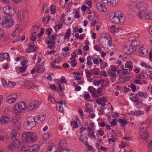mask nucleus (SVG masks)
I'll list each match as a JSON object with an SVG mask.
<instances>
[{
	"mask_svg": "<svg viewBox=\"0 0 152 152\" xmlns=\"http://www.w3.org/2000/svg\"><path fill=\"white\" fill-rule=\"evenodd\" d=\"M22 139L23 142L29 143L35 141L37 136L34 132H25L22 134Z\"/></svg>",
	"mask_w": 152,
	"mask_h": 152,
	"instance_id": "nucleus-1",
	"label": "nucleus"
},
{
	"mask_svg": "<svg viewBox=\"0 0 152 152\" xmlns=\"http://www.w3.org/2000/svg\"><path fill=\"white\" fill-rule=\"evenodd\" d=\"M125 19V15L121 12L117 11L114 13V16L111 20L112 22L116 23H122Z\"/></svg>",
	"mask_w": 152,
	"mask_h": 152,
	"instance_id": "nucleus-2",
	"label": "nucleus"
},
{
	"mask_svg": "<svg viewBox=\"0 0 152 152\" xmlns=\"http://www.w3.org/2000/svg\"><path fill=\"white\" fill-rule=\"evenodd\" d=\"M36 123V122L35 121L34 117L31 116L26 119L25 126L26 129L30 130L35 126Z\"/></svg>",
	"mask_w": 152,
	"mask_h": 152,
	"instance_id": "nucleus-3",
	"label": "nucleus"
},
{
	"mask_svg": "<svg viewBox=\"0 0 152 152\" xmlns=\"http://www.w3.org/2000/svg\"><path fill=\"white\" fill-rule=\"evenodd\" d=\"M26 104L25 102L23 101L20 102L18 103L15 104L14 110L20 113L22 112V110L26 108Z\"/></svg>",
	"mask_w": 152,
	"mask_h": 152,
	"instance_id": "nucleus-4",
	"label": "nucleus"
},
{
	"mask_svg": "<svg viewBox=\"0 0 152 152\" xmlns=\"http://www.w3.org/2000/svg\"><path fill=\"white\" fill-rule=\"evenodd\" d=\"M4 12L10 16H12L16 13V11L12 7L6 6L3 8Z\"/></svg>",
	"mask_w": 152,
	"mask_h": 152,
	"instance_id": "nucleus-5",
	"label": "nucleus"
},
{
	"mask_svg": "<svg viewBox=\"0 0 152 152\" xmlns=\"http://www.w3.org/2000/svg\"><path fill=\"white\" fill-rule=\"evenodd\" d=\"M135 49L136 48L132 46L130 44L128 43L125 45L124 48V51L128 54L132 53Z\"/></svg>",
	"mask_w": 152,
	"mask_h": 152,
	"instance_id": "nucleus-6",
	"label": "nucleus"
},
{
	"mask_svg": "<svg viewBox=\"0 0 152 152\" xmlns=\"http://www.w3.org/2000/svg\"><path fill=\"white\" fill-rule=\"evenodd\" d=\"M39 102L37 100L33 101L30 103L28 105L27 110L28 111H32L34 110L36 107L39 104Z\"/></svg>",
	"mask_w": 152,
	"mask_h": 152,
	"instance_id": "nucleus-7",
	"label": "nucleus"
},
{
	"mask_svg": "<svg viewBox=\"0 0 152 152\" xmlns=\"http://www.w3.org/2000/svg\"><path fill=\"white\" fill-rule=\"evenodd\" d=\"M10 137L14 140L17 142L18 141L20 137V135L17 132V131L15 130H12L10 134Z\"/></svg>",
	"mask_w": 152,
	"mask_h": 152,
	"instance_id": "nucleus-8",
	"label": "nucleus"
},
{
	"mask_svg": "<svg viewBox=\"0 0 152 152\" xmlns=\"http://www.w3.org/2000/svg\"><path fill=\"white\" fill-rule=\"evenodd\" d=\"M5 19L4 28H10L13 26L14 24V21L13 19L11 18H8L6 17Z\"/></svg>",
	"mask_w": 152,
	"mask_h": 152,
	"instance_id": "nucleus-9",
	"label": "nucleus"
},
{
	"mask_svg": "<svg viewBox=\"0 0 152 152\" xmlns=\"http://www.w3.org/2000/svg\"><path fill=\"white\" fill-rule=\"evenodd\" d=\"M56 108L57 110L60 112H62L63 111V106L65 105V102L63 100H61L56 102Z\"/></svg>",
	"mask_w": 152,
	"mask_h": 152,
	"instance_id": "nucleus-10",
	"label": "nucleus"
},
{
	"mask_svg": "<svg viewBox=\"0 0 152 152\" xmlns=\"http://www.w3.org/2000/svg\"><path fill=\"white\" fill-rule=\"evenodd\" d=\"M17 143L14 140L10 143L7 146V148L11 151H13L16 147Z\"/></svg>",
	"mask_w": 152,
	"mask_h": 152,
	"instance_id": "nucleus-11",
	"label": "nucleus"
},
{
	"mask_svg": "<svg viewBox=\"0 0 152 152\" xmlns=\"http://www.w3.org/2000/svg\"><path fill=\"white\" fill-rule=\"evenodd\" d=\"M96 7L97 9L100 11L104 12L107 10V8L104 5L100 3L97 4Z\"/></svg>",
	"mask_w": 152,
	"mask_h": 152,
	"instance_id": "nucleus-12",
	"label": "nucleus"
},
{
	"mask_svg": "<svg viewBox=\"0 0 152 152\" xmlns=\"http://www.w3.org/2000/svg\"><path fill=\"white\" fill-rule=\"evenodd\" d=\"M35 45L33 42H31L28 44V48L26 49V51L28 53H31L33 52V51L34 50V48Z\"/></svg>",
	"mask_w": 152,
	"mask_h": 152,
	"instance_id": "nucleus-13",
	"label": "nucleus"
},
{
	"mask_svg": "<svg viewBox=\"0 0 152 152\" xmlns=\"http://www.w3.org/2000/svg\"><path fill=\"white\" fill-rule=\"evenodd\" d=\"M25 86L26 88L29 89L31 88H34V84L30 81H26L25 84Z\"/></svg>",
	"mask_w": 152,
	"mask_h": 152,
	"instance_id": "nucleus-14",
	"label": "nucleus"
},
{
	"mask_svg": "<svg viewBox=\"0 0 152 152\" xmlns=\"http://www.w3.org/2000/svg\"><path fill=\"white\" fill-rule=\"evenodd\" d=\"M9 121V118L7 116H2L0 119V122L1 123L3 124L8 123Z\"/></svg>",
	"mask_w": 152,
	"mask_h": 152,
	"instance_id": "nucleus-15",
	"label": "nucleus"
},
{
	"mask_svg": "<svg viewBox=\"0 0 152 152\" xmlns=\"http://www.w3.org/2000/svg\"><path fill=\"white\" fill-rule=\"evenodd\" d=\"M46 118L45 115L38 116L37 117V122L40 124Z\"/></svg>",
	"mask_w": 152,
	"mask_h": 152,
	"instance_id": "nucleus-16",
	"label": "nucleus"
},
{
	"mask_svg": "<svg viewBox=\"0 0 152 152\" xmlns=\"http://www.w3.org/2000/svg\"><path fill=\"white\" fill-rule=\"evenodd\" d=\"M108 3L106 4L113 6L116 5L118 3V0H108Z\"/></svg>",
	"mask_w": 152,
	"mask_h": 152,
	"instance_id": "nucleus-17",
	"label": "nucleus"
},
{
	"mask_svg": "<svg viewBox=\"0 0 152 152\" xmlns=\"http://www.w3.org/2000/svg\"><path fill=\"white\" fill-rule=\"evenodd\" d=\"M67 145V143L64 141H61L60 142L59 145L60 149H63V148H66Z\"/></svg>",
	"mask_w": 152,
	"mask_h": 152,
	"instance_id": "nucleus-18",
	"label": "nucleus"
},
{
	"mask_svg": "<svg viewBox=\"0 0 152 152\" xmlns=\"http://www.w3.org/2000/svg\"><path fill=\"white\" fill-rule=\"evenodd\" d=\"M20 120V118L18 116H14L12 118V122L14 124H18Z\"/></svg>",
	"mask_w": 152,
	"mask_h": 152,
	"instance_id": "nucleus-19",
	"label": "nucleus"
},
{
	"mask_svg": "<svg viewBox=\"0 0 152 152\" xmlns=\"http://www.w3.org/2000/svg\"><path fill=\"white\" fill-rule=\"evenodd\" d=\"M130 114L134 115H136L137 116H139L140 115H143L144 114V113L143 111L139 110L138 111H131Z\"/></svg>",
	"mask_w": 152,
	"mask_h": 152,
	"instance_id": "nucleus-20",
	"label": "nucleus"
},
{
	"mask_svg": "<svg viewBox=\"0 0 152 152\" xmlns=\"http://www.w3.org/2000/svg\"><path fill=\"white\" fill-rule=\"evenodd\" d=\"M145 11L144 10H140L138 13V18L140 19H142V18L144 19V15H145Z\"/></svg>",
	"mask_w": 152,
	"mask_h": 152,
	"instance_id": "nucleus-21",
	"label": "nucleus"
},
{
	"mask_svg": "<svg viewBox=\"0 0 152 152\" xmlns=\"http://www.w3.org/2000/svg\"><path fill=\"white\" fill-rule=\"evenodd\" d=\"M45 68L43 65H39L36 69L37 72L41 73L44 71Z\"/></svg>",
	"mask_w": 152,
	"mask_h": 152,
	"instance_id": "nucleus-22",
	"label": "nucleus"
},
{
	"mask_svg": "<svg viewBox=\"0 0 152 152\" xmlns=\"http://www.w3.org/2000/svg\"><path fill=\"white\" fill-rule=\"evenodd\" d=\"M148 50L146 48H143L142 47L141 48V50L139 51V54L141 56H146L147 55Z\"/></svg>",
	"mask_w": 152,
	"mask_h": 152,
	"instance_id": "nucleus-23",
	"label": "nucleus"
},
{
	"mask_svg": "<svg viewBox=\"0 0 152 152\" xmlns=\"http://www.w3.org/2000/svg\"><path fill=\"white\" fill-rule=\"evenodd\" d=\"M144 15V17L145 19H152V12L149 13L145 12Z\"/></svg>",
	"mask_w": 152,
	"mask_h": 152,
	"instance_id": "nucleus-24",
	"label": "nucleus"
},
{
	"mask_svg": "<svg viewBox=\"0 0 152 152\" xmlns=\"http://www.w3.org/2000/svg\"><path fill=\"white\" fill-rule=\"evenodd\" d=\"M12 96H9L6 98V100L8 103H13L15 100L12 98Z\"/></svg>",
	"mask_w": 152,
	"mask_h": 152,
	"instance_id": "nucleus-25",
	"label": "nucleus"
},
{
	"mask_svg": "<svg viewBox=\"0 0 152 152\" xmlns=\"http://www.w3.org/2000/svg\"><path fill=\"white\" fill-rule=\"evenodd\" d=\"M71 33L70 29L68 28L65 34L64 38L68 39H69Z\"/></svg>",
	"mask_w": 152,
	"mask_h": 152,
	"instance_id": "nucleus-26",
	"label": "nucleus"
},
{
	"mask_svg": "<svg viewBox=\"0 0 152 152\" xmlns=\"http://www.w3.org/2000/svg\"><path fill=\"white\" fill-rule=\"evenodd\" d=\"M141 137L142 139L146 140L149 137V134L148 132H145L142 134Z\"/></svg>",
	"mask_w": 152,
	"mask_h": 152,
	"instance_id": "nucleus-27",
	"label": "nucleus"
},
{
	"mask_svg": "<svg viewBox=\"0 0 152 152\" xmlns=\"http://www.w3.org/2000/svg\"><path fill=\"white\" fill-rule=\"evenodd\" d=\"M119 122L120 123L121 126L122 127H124L125 125L127 124V121L123 119H120L119 120Z\"/></svg>",
	"mask_w": 152,
	"mask_h": 152,
	"instance_id": "nucleus-28",
	"label": "nucleus"
},
{
	"mask_svg": "<svg viewBox=\"0 0 152 152\" xmlns=\"http://www.w3.org/2000/svg\"><path fill=\"white\" fill-rule=\"evenodd\" d=\"M5 16H4L2 17L1 18H0V26H3L4 27V23L6 21Z\"/></svg>",
	"mask_w": 152,
	"mask_h": 152,
	"instance_id": "nucleus-29",
	"label": "nucleus"
},
{
	"mask_svg": "<svg viewBox=\"0 0 152 152\" xmlns=\"http://www.w3.org/2000/svg\"><path fill=\"white\" fill-rule=\"evenodd\" d=\"M30 149H32L34 152H37L39 149V147L38 145H34L32 147H31Z\"/></svg>",
	"mask_w": 152,
	"mask_h": 152,
	"instance_id": "nucleus-30",
	"label": "nucleus"
},
{
	"mask_svg": "<svg viewBox=\"0 0 152 152\" xmlns=\"http://www.w3.org/2000/svg\"><path fill=\"white\" fill-rule=\"evenodd\" d=\"M132 42H131L130 44L132 46L135 48L136 47H137L139 45V42L138 41H137L136 40L134 41L132 40Z\"/></svg>",
	"mask_w": 152,
	"mask_h": 152,
	"instance_id": "nucleus-31",
	"label": "nucleus"
},
{
	"mask_svg": "<svg viewBox=\"0 0 152 152\" xmlns=\"http://www.w3.org/2000/svg\"><path fill=\"white\" fill-rule=\"evenodd\" d=\"M52 135V133L50 132L45 133L43 135V139L45 140L48 139Z\"/></svg>",
	"mask_w": 152,
	"mask_h": 152,
	"instance_id": "nucleus-32",
	"label": "nucleus"
},
{
	"mask_svg": "<svg viewBox=\"0 0 152 152\" xmlns=\"http://www.w3.org/2000/svg\"><path fill=\"white\" fill-rule=\"evenodd\" d=\"M92 69H91L90 70V72L87 69H86L85 71L86 73V75L87 78H90L91 77V74H92Z\"/></svg>",
	"mask_w": 152,
	"mask_h": 152,
	"instance_id": "nucleus-33",
	"label": "nucleus"
},
{
	"mask_svg": "<svg viewBox=\"0 0 152 152\" xmlns=\"http://www.w3.org/2000/svg\"><path fill=\"white\" fill-rule=\"evenodd\" d=\"M88 89L89 92L92 94H93L96 92V89L92 86H89L88 87Z\"/></svg>",
	"mask_w": 152,
	"mask_h": 152,
	"instance_id": "nucleus-34",
	"label": "nucleus"
},
{
	"mask_svg": "<svg viewBox=\"0 0 152 152\" xmlns=\"http://www.w3.org/2000/svg\"><path fill=\"white\" fill-rule=\"evenodd\" d=\"M129 99L133 102L136 103L140 100L136 96L130 97Z\"/></svg>",
	"mask_w": 152,
	"mask_h": 152,
	"instance_id": "nucleus-35",
	"label": "nucleus"
},
{
	"mask_svg": "<svg viewBox=\"0 0 152 152\" xmlns=\"http://www.w3.org/2000/svg\"><path fill=\"white\" fill-rule=\"evenodd\" d=\"M136 107L137 108H140L142 106V103L139 100L137 102H136L135 104Z\"/></svg>",
	"mask_w": 152,
	"mask_h": 152,
	"instance_id": "nucleus-36",
	"label": "nucleus"
},
{
	"mask_svg": "<svg viewBox=\"0 0 152 152\" xmlns=\"http://www.w3.org/2000/svg\"><path fill=\"white\" fill-rule=\"evenodd\" d=\"M16 84L15 83L11 81H9V83L7 84V86L11 88H13L16 86Z\"/></svg>",
	"mask_w": 152,
	"mask_h": 152,
	"instance_id": "nucleus-37",
	"label": "nucleus"
},
{
	"mask_svg": "<svg viewBox=\"0 0 152 152\" xmlns=\"http://www.w3.org/2000/svg\"><path fill=\"white\" fill-rule=\"evenodd\" d=\"M84 99L85 100H87L91 97L90 94L88 92H86L84 93Z\"/></svg>",
	"mask_w": 152,
	"mask_h": 152,
	"instance_id": "nucleus-38",
	"label": "nucleus"
},
{
	"mask_svg": "<svg viewBox=\"0 0 152 152\" xmlns=\"http://www.w3.org/2000/svg\"><path fill=\"white\" fill-rule=\"evenodd\" d=\"M24 15L21 12H18V17L19 21H21L22 20V18L24 17Z\"/></svg>",
	"mask_w": 152,
	"mask_h": 152,
	"instance_id": "nucleus-39",
	"label": "nucleus"
},
{
	"mask_svg": "<svg viewBox=\"0 0 152 152\" xmlns=\"http://www.w3.org/2000/svg\"><path fill=\"white\" fill-rule=\"evenodd\" d=\"M27 66H22L19 67V72L20 73H23L25 72Z\"/></svg>",
	"mask_w": 152,
	"mask_h": 152,
	"instance_id": "nucleus-40",
	"label": "nucleus"
},
{
	"mask_svg": "<svg viewBox=\"0 0 152 152\" xmlns=\"http://www.w3.org/2000/svg\"><path fill=\"white\" fill-rule=\"evenodd\" d=\"M129 87L131 88L133 92H135L136 89V87L134 84L133 83H132Z\"/></svg>",
	"mask_w": 152,
	"mask_h": 152,
	"instance_id": "nucleus-41",
	"label": "nucleus"
},
{
	"mask_svg": "<svg viewBox=\"0 0 152 152\" xmlns=\"http://www.w3.org/2000/svg\"><path fill=\"white\" fill-rule=\"evenodd\" d=\"M47 152H55V150L53 146H51L49 147L47 150Z\"/></svg>",
	"mask_w": 152,
	"mask_h": 152,
	"instance_id": "nucleus-42",
	"label": "nucleus"
},
{
	"mask_svg": "<svg viewBox=\"0 0 152 152\" xmlns=\"http://www.w3.org/2000/svg\"><path fill=\"white\" fill-rule=\"evenodd\" d=\"M71 124H73L74 128H77L78 127V123L77 121H72L71 123Z\"/></svg>",
	"mask_w": 152,
	"mask_h": 152,
	"instance_id": "nucleus-43",
	"label": "nucleus"
},
{
	"mask_svg": "<svg viewBox=\"0 0 152 152\" xmlns=\"http://www.w3.org/2000/svg\"><path fill=\"white\" fill-rule=\"evenodd\" d=\"M108 74L109 75L113 78H115L118 76L117 74L111 72H108Z\"/></svg>",
	"mask_w": 152,
	"mask_h": 152,
	"instance_id": "nucleus-44",
	"label": "nucleus"
},
{
	"mask_svg": "<svg viewBox=\"0 0 152 152\" xmlns=\"http://www.w3.org/2000/svg\"><path fill=\"white\" fill-rule=\"evenodd\" d=\"M35 32H33L31 34V39L32 41H34L36 40V36H35Z\"/></svg>",
	"mask_w": 152,
	"mask_h": 152,
	"instance_id": "nucleus-45",
	"label": "nucleus"
},
{
	"mask_svg": "<svg viewBox=\"0 0 152 152\" xmlns=\"http://www.w3.org/2000/svg\"><path fill=\"white\" fill-rule=\"evenodd\" d=\"M74 60L70 62V64H71L72 66L73 67H75L76 65L77 62L76 61V59L75 58H74Z\"/></svg>",
	"mask_w": 152,
	"mask_h": 152,
	"instance_id": "nucleus-46",
	"label": "nucleus"
},
{
	"mask_svg": "<svg viewBox=\"0 0 152 152\" xmlns=\"http://www.w3.org/2000/svg\"><path fill=\"white\" fill-rule=\"evenodd\" d=\"M5 34L2 29L0 28V39L4 36Z\"/></svg>",
	"mask_w": 152,
	"mask_h": 152,
	"instance_id": "nucleus-47",
	"label": "nucleus"
},
{
	"mask_svg": "<svg viewBox=\"0 0 152 152\" xmlns=\"http://www.w3.org/2000/svg\"><path fill=\"white\" fill-rule=\"evenodd\" d=\"M91 133L92 134L88 133V136L91 138H94L95 139H96V137L95 135L93 134H94V132H92Z\"/></svg>",
	"mask_w": 152,
	"mask_h": 152,
	"instance_id": "nucleus-48",
	"label": "nucleus"
},
{
	"mask_svg": "<svg viewBox=\"0 0 152 152\" xmlns=\"http://www.w3.org/2000/svg\"><path fill=\"white\" fill-rule=\"evenodd\" d=\"M94 48L95 50L97 51H99L100 50V46L98 45H95Z\"/></svg>",
	"mask_w": 152,
	"mask_h": 152,
	"instance_id": "nucleus-49",
	"label": "nucleus"
},
{
	"mask_svg": "<svg viewBox=\"0 0 152 152\" xmlns=\"http://www.w3.org/2000/svg\"><path fill=\"white\" fill-rule=\"evenodd\" d=\"M51 30H52V29L50 28H48L47 31H45V34L48 35H50L51 34Z\"/></svg>",
	"mask_w": 152,
	"mask_h": 152,
	"instance_id": "nucleus-50",
	"label": "nucleus"
},
{
	"mask_svg": "<svg viewBox=\"0 0 152 152\" xmlns=\"http://www.w3.org/2000/svg\"><path fill=\"white\" fill-rule=\"evenodd\" d=\"M102 91H103L102 90V88H98L97 90L96 93L97 94H99L100 95H101V93Z\"/></svg>",
	"mask_w": 152,
	"mask_h": 152,
	"instance_id": "nucleus-51",
	"label": "nucleus"
},
{
	"mask_svg": "<svg viewBox=\"0 0 152 152\" xmlns=\"http://www.w3.org/2000/svg\"><path fill=\"white\" fill-rule=\"evenodd\" d=\"M116 139L115 138L113 137L112 138H110L108 140V141L110 143V142H115Z\"/></svg>",
	"mask_w": 152,
	"mask_h": 152,
	"instance_id": "nucleus-52",
	"label": "nucleus"
},
{
	"mask_svg": "<svg viewBox=\"0 0 152 152\" xmlns=\"http://www.w3.org/2000/svg\"><path fill=\"white\" fill-rule=\"evenodd\" d=\"M98 134L101 136H103L104 134V132L102 130H98Z\"/></svg>",
	"mask_w": 152,
	"mask_h": 152,
	"instance_id": "nucleus-53",
	"label": "nucleus"
},
{
	"mask_svg": "<svg viewBox=\"0 0 152 152\" xmlns=\"http://www.w3.org/2000/svg\"><path fill=\"white\" fill-rule=\"evenodd\" d=\"M111 68V70L113 71L114 72H116V71L117 70V69L116 66H114L113 65H112Z\"/></svg>",
	"mask_w": 152,
	"mask_h": 152,
	"instance_id": "nucleus-54",
	"label": "nucleus"
},
{
	"mask_svg": "<svg viewBox=\"0 0 152 152\" xmlns=\"http://www.w3.org/2000/svg\"><path fill=\"white\" fill-rule=\"evenodd\" d=\"M85 4H87L88 6L90 8H91L92 7V5H91V2L90 1H86L85 2Z\"/></svg>",
	"mask_w": 152,
	"mask_h": 152,
	"instance_id": "nucleus-55",
	"label": "nucleus"
},
{
	"mask_svg": "<svg viewBox=\"0 0 152 152\" xmlns=\"http://www.w3.org/2000/svg\"><path fill=\"white\" fill-rule=\"evenodd\" d=\"M56 36H54L53 35H52L49 37V39L50 40H55L56 38Z\"/></svg>",
	"mask_w": 152,
	"mask_h": 152,
	"instance_id": "nucleus-56",
	"label": "nucleus"
},
{
	"mask_svg": "<svg viewBox=\"0 0 152 152\" xmlns=\"http://www.w3.org/2000/svg\"><path fill=\"white\" fill-rule=\"evenodd\" d=\"M62 24L61 23H58V24L56 25L55 26V27H56L57 26L58 27V29L59 30H60L61 28H62Z\"/></svg>",
	"mask_w": 152,
	"mask_h": 152,
	"instance_id": "nucleus-57",
	"label": "nucleus"
},
{
	"mask_svg": "<svg viewBox=\"0 0 152 152\" xmlns=\"http://www.w3.org/2000/svg\"><path fill=\"white\" fill-rule=\"evenodd\" d=\"M28 61L26 60H25L21 62V65L23 66H25V65L27 63Z\"/></svg>",
	"mask_w": 152,
	"mask_h": 152,
	"instance_id": "nucleus-58",
	"label": "nucleus"
},
{
	"mask_svg": "<svg viewBox=\"0 0 152 152\" xmlns=\"http://www.w3.org/2000/svg\"><path fill=\"white\" fill-rule=\"evenodd\" d=\"M141 6V3L140 2H137L136 3L135 6L137 8H139Z\"/></svg>",
	"mask_w": 152,
	"mask_h": 152,
	"instance_id": "nucleus-59",
	"label": "nucleus"
},
{
	"mask_svg": "<svg viewBox=\"0 0 152 152\" xmlns=\"http://www.w3.org/2000/svg\"><path fill=\"white\" fill-rule=\"evenodd\" d=\"M70 48L69 47H66L64 48H62V50L63 51H64L65 52H67L69 50Z\"/></svg>",
	"mask_w": 152,
	"mask_h": 152,
	"instance_id": "nucleus-60",
	"label": "nucleus"
},
{
	"mask_svg": "<svg viewBox=\"0 0 152 152\" xmlns=\"http://www.w3.org/2000/svg\"><path fill=\"white\" fill-rule=\"evenodd\" d=\"M99 125L100 126L104 127L105 126L106 124L103 121L101 123H99Z\"/></svg>",
	"mask_w": 152,
	"mask_h": 152,
	"instance_id": "nucleus-61",
	"label": "nucleus"
},
{
	"mask_svg": "<svg viewBox=\"0 0 152 152\" xmlns=\"http://www.w3.org/2000/svg\"><path fill=\"white\" fill-rule=\"evenodd\" d=\"M91 96L94 97H97L100 96L101 95H100L99 94H97L96 92L94 93L93 94H92Z\"/></svg>",
	"mask_w": 152,
	"mask_h": 152,
	"instance_id": "nucleus-62",
	"label": "nucleus"
},
{
	"mask_svg": "<svg viewBox=\"0 0 152 152\" xmlns=\"http://www.w3.org/2000/svg\"><path fill=\"white\" fill-rule=\"evenodd\" d=\"M62 66L65 68H68L69 67V65L68 64L64 63L63 64Z\"/></svg>",
	"mask_w": 152,
	"mask_h": 152,
	"instance_id": "nucleus-63",
	"label": "nucleus"
},
{
	"mask_svg": "<svg viewBox=\"0 0 152 152\" xmlns=\"http://www.w3.org/2000/svg\"><path fill=\"white\" fill-rule=\"evenodd\" d=\"M117 121L115 119L113 120L111 122V124L112 125L115 126L116 125Z\"/></svg>",
	"mask_w": 152,
	"mask_h": 152,
	"instance_id": "nucleus-64",
	"label": "nucleus"
}]
</instances>
